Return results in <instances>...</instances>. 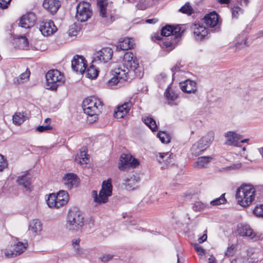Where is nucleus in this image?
<instances>
[{"label": "nucleus", "mask_w": 263, "mask_h": 263, "mask_svg": "<svg viewBox=\"0 0 263 263\" xmlns=\"http://www.w3.org/2000/svg\"><path fill=\"white\" fill-rule=\"evenodd\" d=\"M36 21V17L33 12L24 15L21 18L19 26L24 28H30L33 26Z\"/></svg>", "instance_id": "16"}, {"label": "nucleus", "mask_w": 263, "mask_h": 263, "mask_svg": "<svg viewBox=\"0 0 263 263\" xmlns=\"http://www.w3.org/2000/svg\"><path fill=\"white\" fill-rule=\"evenodd\" d=\"M196 82L190 80H186L180 83V87L182 91L190 93L196 91Z\"/></svg>", "instance_id": "23"}, {"label": "nucleus", "mask_w": 263, "mask_h": 263, "mask_svg": "<svg viewBox=\"0 0 263 263\" xmlns=\"http://www.w3.org/2000/svg\"><path fill=\"white\" fill-rule=\"evenodd\" d=\"M43 6L51 14H54L60 7L61 3L58 0H44Z\"/></svg>", "instance_id": "19"}, {"label": "nucleus", "mask_w": 263, "mask_h": 263, "mask_svg": "<svg viewBox=\"0 0 263 263\" xmlns=\"http://www.w3.org/2000/svg\"><path fill=\"white\" fill-rule=\"evenodd\" d=\"M76 19L79 22H84L91 17L92 11L89 2L82 1L77 6Z\"/></svg>", "instance_id": "7"}, {"label": "nucleus", "mask_w": 263, "mask_h": 263, "mask_svg": "<svg viewBox=\"0 0 263 263\" xmlns=\"http://www.w3.org/2000/svg\"><path fill=\"white\" fill-rule=\"evenodd\" d=\"M80 242V239L79 238L73 239L72 240V246L79 245Z\"/></svg>", "instance_id": "63"}, {"label": "nucleus", "mask_w": 263, "mask_h": 263, "mask_svg": "<svg viewBox=\"0 0 263 263\" xmlns=\"http://www.w3.org/2000/svg\"><path fill=\"white\" fill-rule=\"evenodd\" d=\"M39 30L44 36H49L57 31V28L51 20L41 23Z\"/></svg>", "instance_id": "15"}, {"label": "nucleus", "mask_w": 263, "mask_h": 263, "mask_svg": "<svg viewBox=\"0 0 263 263\" xmlns=\"http://www.w3.org/2000/svg\"><path fill=\"white\" fill-rule=\"evenodd\" d=\"M241 166V164L240 163L239 164H234L233 165L230 166L229 167H227V168H230V169H239Z\"/></svg>", "instance_id": "59"}, {"label": "nucleus", "mask_w": 263, "mask_h": 263, "mask_svg": "<svg viewBox=\"0 0 263 263\" xmlns=\"http://www.w3.org/2000/svg\"><path fill=\"white\" fill-rule=\"evenodd\" d=\"M164 95L167 100L171 101L176 100L178 97L177 95L172 90L170 86L166 89Z\"/></svg>", "instance_id": "39"}, {"label": "nucleus", "mask_w": 263, "mask_h": 263, "mask_svg": "<svg viewBox=\"0 0 263 263\" xmlns=\"http://www.w3.org/2000/svg\"><path fill=\"white\" fill-rule=\"evenodd\" d=\"M158 21L157 18L147 19L145 20V23L148 24H155Z\"/></svg>", "instance_id": "60"}, {"label": "nucleus", "mask_w": 263, "mask_h": 263, "mask_svg": "<svg viewBox=\"0 0 263 263\" xmlns=\"http://www.w3.org/2000/svg\"><path fill=\"white\" fill-rule=\"evenodd\" d=\"M122 71H128L127 76H133V74L140 78L142 77L143 73L139 67V62L136 57L132 52H126L123 57Z\"/></svg>", "instance_id": "1"}, {"label": "nucleus", "mask_w": 263, "mask_h": 263, "mask_svg": "<svg viewBox=\"0 0 263 263\" xmlns=\"http://www.w3.org/2000/svg\"><path fill=\"white\" fill-rule=\"evenodd\" d=\"M226 138L225 144L228 145L239 146V141L241 139V136L235 132L230 131L224 135Z\"/></svg>", "instance_id": "17"}, {"label": "nucleus", "mask_w": 263, "mask_h": 263, "mask_svg": "<svg viewBox=\"0 0 263 263\" xmlns=\"http://www.w3.org/2000/svg\"><path fill=\"white\" fill-rule=\"evenodd\" d=\"M28 244L27 243H23L22 242H18L15 244L13 247V249L15 252V255H19L23 253L27 249Z\"/></svg>", "instance_id": "30"}, {"label": "nucleus", "mask_w": 263, "mask_h": 263, "mask_svg": "<svg viewBox=\"0 0 263 263\" xmlns=\"http://www.w3.org/2000/svg\"><path fill=\"white\" fill-rule=\"evenodd\" d=\"M42 224L39 220L33 219L30 222L29 230L32 233L38 234L42 231Z\"/></svg>", "instance_id": "26"}, {"label": "nucleus", "mask_w": 263, "mask_h": 263, "mask_svg": "<svg viewBox=\"0 0 263 263\" xmlns=\"http://www.w3.org/2000/svg\"><path fill=\"white\" fill-rule=\"evenodd\" d=\"M255 190L251 184L242 185L236 193V199L238 203L246 207L250 205L255 198Z\"/></svg>", "instance_id": "2"}, {"label": "nucleus", "mask_w": 263, "mask_h": 263, "mask_svg": "<svg viewBox=\"0 0 263 263\" xmlns=\"http://www.w3.org/2000/svg\"><path fill=\"white\" fill-rule=\"evenodd\" d=\"M13 82H14V83H15L16 84H21V83H24L23 81L22 80V79H21V78H20V76L14 78Z\"/></svg>", "instance_id": "58"}, {"label": "nucleus", "mask_w": 263, "mask_h": 263, "mask_svg": "<svg viewBox=\"0 0 263 263\" xmlns=\"http://www.w3.org/2000/svg\"><path fill=\"white\" fill-rule=\"evenodd\" d=\"M134 45V40L132 38L125 37L121 39L116 47L118 50H126L132 48Z\"/></svg>", "instance_id": "24"}, {"label": "nucleus", "mask_w": 263, "mask_h": 263, "mask_svg": "<svg viewBox=\"0 0 263 263\" xmlns=\"http://www.w3.org/2000/svg\"><path fill=\"white\" fill-rule=\"evenodd\" d=\"M112 255L110 254H104L100 258V259L102 262L105 263L112 259Z\"/></svg>", "instance_id": "51"}, {"label": "nucleus", "mask_w": 263, "mask_h": 263, "mask_svg": "<svg viewBox=\"0 0 263 263\" xmlns=\"http://www.w3.org/2000/svg\"><path fill=\"white\" fill-rule=\"evenodd\" d=\"M11 1V0H0V8H7Z\"/></svg>", "instance_id": "53"}, {"label": "nucleus", "mask_w": 263, "mask_h": 263, "mask_svg": "<svg viewBox=\"0 0 263 263\" xmlns=\"http://www.w3.org/2000/svg\"><path fill=\"white\" fill-rule=\"evenodd\" d=\"M199 37L200 38V40L208 39L209 37L208 29L205 27L200 26L199 24H198V38Z\"/></svg>", "instance_id": "35"}, {"label": "nucleus", "mask_w": 263, "mask_h": 263, "mask_svg": "<svg viewBox=\"0 0 263 263\" xmlns=\"http://www.w3.org/2000/svg\"><path fill=\"white\" fill-rule=\"evenodd\" d=\"M46 202L48 206L50 208H59L57 204L58 202L57 194L53 193L49 194L48 198L46 200Z\"/></svg>", "instance_id": "31"}, {"label": "nucleus", "mask_w": 263, "mask_h": 263, "mask_svg": "<svg viewBox=\"0 0 263 263\" xmlns=\"http://www.w3.org/2000/svg\"><path fill=\"white\" fill-rule=\"evenodd\" d=\"M51 129H52V127L50 125H45V126L41 125V126H39L38 127H37L36 130L40 133H42V132H45V131L50 130Z\"/></svg>", "instance_id": "50"}, {"label": "nucleus", "mask_w": 263, "mask_h": 263, "mask_svg": "<svg viewBox=\"0 0 263 263\" xmlns=\"http://www.w3.org/2000/svg\"><path fill=\"white\" fill-rule=\"evenodd\" d=\"M47 88L56 90L64 81L63 76L58 70H49L46 74Z\"/></svg>", "instance_id": "6"}, {"label": "nucleus", "mask_w": 263, "mask_h": 263, "mask_svg": "<svg viewBox=\"0 0 263 263\" xmlns=\"http://www.w3.org/2000/svg\"><path fill=\"white\" fill-rule=\"evenodd\" d=\"M98 70L93 65L90 66L86 70V76L90 79H95L98 75Z\"/></svg>", "instance_id": "36"}, {"label": "nucleus", "mask_w": 263, "mask_h": 263, "mask_svg": "<svg viewBox=\"0 0 263 263\" xmlns=\"http://www.w3.org/2000/svg\"><path fill=\"white\" fill-rule=\"evenodd\" d=\"M159 157H158V156L157 155V160L159 162L161 163L162 161H163V158L165 157H167V159L169 158L172 154H170L169 152L167 153H159L158 154Z\"/></svg>", "instance_id": "47"}, {"label": "nucleus", "mask_w": 263, "mask_h": 263, "mask_svg": "<svg viewBox=\"0 0 263 263\" xmlns=\"http://www.w3.org/2000/svg\"><path fill=\"white\" fill-rule=\"evenodd\" d=\"M209 263H216V259L215 257L212 255L209 258Z\"/></svg>", "instance_id": "64"}, {"label": "nucleus", "mask_w": 263, "mask_h": 263, "mask_svg": "<svg viewBox=\"0 0 263 263\" xmlns=\"http://www.w3.org/2000/svg\"><path fill=\"white\" fill-rule=\"evenodd\" d=\"M103 103L95 96H91L83 101L82 107L85 114L89 117H93V121L97 119L101 112Z\"/></svg>", "instance_id": "3"}, {"label": "nucleus", "mask_w": 263, "mask_h": 263, "mask_svg": "<svg viewBox=\"0 0 263 263\" xmlns=\"http://www.w3.org/2000/svg\"><path fill=\"white\" fill-rule=\"evenodd\" d=\"M112 186L111 179L104 181L99 195L97 191H92V196L94 201L98 204H103L107 202L108 198L112 195Z\"/></svg>", "instance_id": "5"}, {"label": "nucleus", "mask_w": 263, "mask_h": 263, "mask_svg": "<svg viewBox=\"0 0 263 263\" xmlns=\"http://www.w3.org/2000/svg\"><path fill=\"white\" fill-rule=\"evenodd\" d=\"M184 198L186 201H193L194 202L196 201L197 199V194L193 191H187L184 194Z\"/></svg>", "instance_id": "38"}, {"label": "nucleus", "mask_w": 263, "mask_h": 263, "mask_svg": "<svg viewBox=\"0 0 263 263\" xmlns=\"http://www.w3.org/2000/svg\"><path fill=\"white\" fill-rule=\"evenodd\" d=\"M179 12L187 15H191L193 13L194 10L190 3L187 2L179 9Z\"/></svg>", "instance_id": "37"}, {"label": "nucleus", "mask_w": 263, "mask_h": 263, "mask_svg": "<svg viewBox=\"0 0 263 263\" xmlns=\"http://www.w3.org/2000/svg\"><path fill=\"white\" fill-rule=\"evenodd\" d=\"M238 233L242 236H247L254 240H261L263 238L261 234H255L250 226L239 224L238 226Z\"/></svg>", "instance_id": "11"}, {"label": "nucleus", "mask_w": 263, "mask_h": 263, "mask_svg": "<svg viewBox=\"0 0 263 263\" xmlns=\"http://www.w3.org/2000/svg\"><path fill=\"white\" fill-rule=\"evenodd\" d=\"M128 71H122L121 67L115 68L112 70L114 77L108 81L109 86H114L120 81H124L127 78Z\"/></svg>", "instance_id": "13"}, {"label": "nucleus", "mask_w": 263, "mask_h": 263, "mask_svg": "<svg viewBox=\"0 0 263 263\" xmlns=\"http://www.w3.org/2000/svg\"><path fill=\"white\" fill-rule=\"evenodd\" d=\"M79 159L80 164H87L89 162V156L87 154L85 148L83 151H81L79 154L77 155L76 160Z\"/></svg>", "instance_id": "33"}, {"label": "nucleus", "mask_w": 263, "mask_h": 263, "mask_svg": "<svg viewBox=\"0 0 263 263\" xmlns=\"http://www.w3.org/2000/svg\"><path fill=\"white\" fill-rule=\"evenodd\" d=\"M157 137L163 143H168L170 142V136L164 132H159Z\"/></svg>", "instance_id": "44"}, {"label": "nucleus", "mask_w": 263, "mask_h": 263, "mask_svg": "<svg viewBox=\"0 0 263 263\" xmlns=\"http://www.w3.org/2000/svg\"><path fill=\"white\" fill-rule=\"evenodd\" d=\"M172 30L173 31V36L164 41V45L166 47H170L171 49L177 46L183 32V30H181V27L179 25H172Z\"/></svg>", "instance_id": "8"}, {"label": "nucleus", "mask_w": 263, "mask_h": 263, "mask_svg": "<svg viewBox=\"0 0 263 263\" xmlns=\"http://www.w3.org/2000/svg\"><path fill=\"white\" fill-rule=\"evenodd\" d=\"M225 194H222L220 197L213 200L210 202V204L213 206L218 205L224 204L227 202V200L224 197Z\"/></svg>", "instance_id": "43"}, {"label": "nucleus", "mask_w": 263, "mask_h": 263, "mask_svg": "<svg viewBox=\"0 0 263 263\" xmlns=\"http://www.w3.org/2000/svg\"><path fill=\"white\" fill-rule=\"evenodd\" d=\"M203 20L207 26L213 28L218 23L219 15L215 11H213L206 14Z\"/></svg>", "instance_id": "21"}, {"label": "nucleus", "mask_w": 263, "mask_h": 263, "mask_svg": "<svg viewBox=\"0 0 263 263\" xmlns=\"http://www.w3.org/2000/svg\"><path fill=\"white\" fill-rule=\"evenodd\" d=\"M80 27L77 23L72 24L68 29V33L69 36H76L78 31L80 30Z\"/></svg>", "instance_id": "42"}, {"label": "nucleus", "mask_w": 263, "mask_h": 263, "mask_svg": "<svg viewBox=\"0 0 263 263\" xmlns=\"http://www.w3.org/2000/svg\"><path fill=\"white\" fill-rule=\"evenodd\" d=\"M144 123L149 127L152 131H156L158 129V126L156 121L151 117H146L143 119Z\"/></svg>", "instance_id": "34"}, {"label": "nucleus", "mask_w": 263, "mask_h": 263, "mask_svg": "<svg viewBox=\"0 0 263 263\" xmlns=\"http://www.w3.org/2000/svg\"><path fill=\"white\" fill-rule=\"evenodd\" d=\"M71 67L74 71L83 73L87 67V61L83 56L76 55L71 61Z\"/></svg>", "instance_id": "12"}, {"label": "nucleus", "mask_w": 263, "mask_h": 263, "mask_svg": "<svg viewBox=\"0 0 263 263\" xmlns=\"http://www.w3.org/2000/svg\"><path fill=\"white\" fill-rule=\"evenodd\" d=\"M75 252L78 254H81L83 253L82 250L80 248L79 245L72 246Z\"/></svg>", "instance_id": "57"}, {"label": "nucleus", "mask_w": 263, "mask_h": 263, "mask_svg": "<svg viewBox=\"0 0 263 263\" xmlns=\"http://www.w3.org/2000/svg\"><path fill=\"white\" fill-rule=\"evenodd\" d=\"M7 162L4 156L0 154V172L7 166Z\"/></svg>", "instance_id": "46"}, {"label": "nucleus", "mask_w": 263, "mask_h": 263, "mask_svg": "<svg viewBox=\"0 0 263 263\" xmlns=\"http://www.w3.org/2000/svg\"><path fill=\"white\" fill-rule=\"evenodd\" d=\"M63 179L64 185L68 189L77 186L79 183L77 175L73 173L66 174L64 176Z\"/></svg>", "instance_id": "20"}, {"label": "nucleus", "mask_w": 263, "mask_h": 263, "mask_svg": "<svg viewBox=\"0 0 263 263\" xmlns=\"http://www.w3.org/2000/svg\"><path fill=\"white\" fill-rule=\"evenodd\" d=\"M84 217L80 210L73 209L69 210L68 213L66 227L71 231H78L84 224Z\"/></svg>", "instance_id": "4"}, {"label": "nucleus", "mask_w": 263, "mask_h": 263, "mask_svg": "<svg viewBox=\"0 0 263 263\" xmlns=\"http://www.w3.org/2000/svg\"><path fill=\"white\" fill-rule=\"evenodd\" d=\"M17 182L20 185H22L25 188L28 189L31 185V178L27 175L24 174L18 178Z\"/></svg>", "instance_id": "28"}, {"label": "nucleus", "mask_w": 263, "mask_h": 263, "mask_svg": "<svg viewBox=\"0 0 263 263\" xmlns=\"http://www.w3.org/2000/svg\"><path fill=\"white\" fill-rule=\"evenodd\" d=\"M5 256L8 258H12L16 256L15 255V252H14V250H5L4 251Z\"/></svg>", "instance_id": "49"}, {"label": "nucleus", "mask_w": 263, "mask_h": 263, "mask_svg": "<svg viewBox=\"0 0 263 263\" xmlns=\"http://www.w3.org/2000/svg\"><path fill=\"white\" fill-rule=\"evenodd\" d=\"M140 178L137 175H133L126 177L124 179V185L126 189L128 191H132L136 189L138 186V183L140 181Z\"/></svg>", "instance_id": "22"}, {"label": "nucleus", "mask_w": 263, "mask_h": 263, "mask_svg": "<svg viewBox=\"0 0 263 263\" xmlns=\"http://www.w3.org/2000/svg\"><path fill=\"white\" fill-rule=\"evenodd\" d=\"M30 71L28 70V69H27L25 72L22 73L19 76L20 77V78H21V79H22V80L24 82L25 81H27L28 79V78L30 76Z\"/></svg>", "instance_id": "52"}, {"label": "nucleus", "mask_w": 263, "mask_h": 263, "mask_svg": "<svg viewBox=\"0 0 263 263\" xmlns=\"http://www.w3.org/2000/svg\"><path fill=\"white\" fill-rule=\"evenodd\" d=\"M235 252V247L232 245L228 248L227 251L225 252V255L228 257L234 255Z\"/></svg>", "instance_id": "48"}, {"label": "nucleus", "mask_w": 263, "mask_h": 263, "mask_svg": "<svg viewBox=\"0 0 263 263\" xmlns=\"http://www.w3.org/2000/svg\"><path fill=\"white\" fill-rule=\"evenodd\" d=\"M206 206V205L202 202H198V211H201L204 209Z\"/></svg>", "instance_id": "61"}, {"label": "nucleus", "mask_w": 263, "mask_h": 263, "mask_svg": "<svg viewBox=\"0 0 263 263\" xmlns=\"http://www.w3.org/2000/svg\"><path fill=\"white\" fill-rule=\"evenodd\" d=\"M214 132L211 130L198 141V148L201 149L200 152H198V156L209 147L214 140Z\"/></svg>", "instance_id": "14"}, {"label": "nucleus", "mask_w": 263, "mask_h": 263, "mask_svg": "<svg viewBox=\"0 0 263 263\" xmlns=\"http://www.w3.org/2000/svg\"><path fill=\"white\" fill-rule=\"evenodd\" d=\"M133 103L130 100L118 106L115 110L114 117L118 119L123 118L129 112Z\"/></svg>", "instance_id": "18"}, {"label": "nucleus", "mask_w": 263, "mask_h": 263, "mask_svg": "<svg viewBox=\"0 0 263 263\" xmlns=\"http://www.w3.org/2000/svg\"><path fill=\"white\" fill-rule=\"evenodd\" d=\"M213 159L211 156L198 157V168L207 167Z\"/></svg>", "instance_id": "29"}, {"label": "nucleus", "mask_w": 263, "mask_h": 263, "mask_svg": "<svg viewBox=\"0 0 263 263\" xmlns=\"http://www.w3.org/2000/svg\"><path fill=\"white\" fill-rule=\"evenodd\" d=\"M204 234L202 235V236L198 238V243H201L203 242L204 241H206L207 239V231L205 230L204 231Z\"/></svg>", "instance_id": "55"}, {"label": "nucleus", "mask_w": 263, "mask_h": 263, "mask_svg": "<svg viewBox=\"0 0 263 263\" xmlns=\"http://www.w3.org/2000/svg\"><path fill=\"white\" fill-rule=\"evenodd\" d=\"M112 54L113 51L110 48H103L95 53L92 62L106 63L111 59Z\"/></svg>", "instance_id": "10"}, {"label": "nucleus", "mask_w": 263, "mask_h": 263, "mask_svg": "<svg viewBox=\"0 0 263 263\" xmlns=\"http://www.w3.org/2000/svg\"><path fill=\"white\" fill-rule=\"evenodd\" d=\"M138 165V161L133 157L132 156L128 154H122L120 158L118 167L120 170L124 171L129 166L135 168Z\"/></svg>", "instance_id": "9"}, {"label": "nucleus", "mask_w": 263, "mask_h": 263, "mask_svg": "<svg viewBox=\"0 0 263 263\" xmlns=\"http://www.w3.org/2000/svg\"><path fill=\"white\" fill-rule=\"evenodd\" d=\"M232 16L233 18H237L239 16L242 14L243 10L238 6H233L231 8Z\"/></svg>", "instance_id": "40"}, {"label": "nucleus", "mask_w": 263, "mask_h": 263, "mask_svg": "<svg viewBox=\"0 0 263 263\" xmlns=\"http://www.w3.org/2000/svg\"><path fill=\"white\" fill-rule=\"evenodd\" d=\"M231 263H247L245 259L242 257H237L231 261Z\"/></svg>", "instance_id": "56"}, {"label": "nucleus", "mask_w": 263, "mask_h": 263, "mask_svg": "<svg viewBox=\"0 0 263 263\" xmlns=\"http://www.w3.org/2000/svg\"><path fill=\"white\" fill-rule=\"evenodd\" d=\"M253 213L257 216L263 217V204L256 206L253 210Z\"/></svg>", "instance_id": "45"}, {"label": "nucleus", "mask_w": 263, "mask_h": 263, "mask_svg": "<svg viewBox=\"0 0 263 263\" xmlns=\"http://www.w3.org/2000/svg\"><path fill=\"white\" fill-rule=\"evenodd\" d=\"M205 253V250L203 249L201 247L198 246V254L199 255H203Z\"/></svg>", "instance_id": "62"}, {"label": "nucleus", "mask_w": 263, "mask_h": 263, "mask_svg": "<svg viewBox=\"0 0 263 263\" xmlns=\"http://www.w3.org/2000/svg\"><path fill=\"white\" fill-rule=\"evenodd\" d=\"M20 40L21 42H22L23 43V47H26L28 45V41L27 39L25 36L21 35L20 37L18 38Z\"/></svg>", "instance_id": "54"}, {"label": "nucleus", "mask_w": 263, "mask_h": 263, "mask_svg": "<svg viewBox=\"0 0 263 263\" xmlns=\"http://www.w3.org/2000/svg\"><path fill=\"white\" fill-rule=\"evenodd\" d=\"M107 6L108 3L106 0L98 1V7L100 12V15L102 17H106L108 15L107 10Z\"/></svg>", "instance_id": "27"}, {"label": "nucleus", "mask_w": 263, "mask_h": 263, "mask_svg": "<svg viewBox=\"0 0 263 263\" xmlns=\"http://www.w3.org/2000/svg\"><path fill=\"white\" fill-rule=\"evenodd\" d=\"M58 206L60 208L66 205L69 200V195L67 192L63 190L60 191L57 194Z\"/></svg>", "instance_id": "25"}, {"label": "nucleus", "mask_w": 263, "mask_h": 263, "mask_svg": "<svg viewBox=\"0 0 263 263\" xmlns=\"http://www.w3.org/2000/svg\"><path fill=\"white\" fill-rule=\"evenodd\" d=\"M13 122L16 125H20L25 121V117L24 113L18 112H16L13 116Z\"/></svg>", "instance_id": "32"}, {"label": "nucleus", "mask_w": 263, "mask_h": 263, "mask_svg": "<svg viewBox=\"0 0 263 263\" xmlns=\"http://www.w3.org/2000/svg\"><path fill=\"white\" fill-rule=\"evenodd\" d=\"M173 31L172 30V25H167L163 27L161 31V34L164 36H173Z\"/></svg>", "instance_id": "41"}]
</instances>
